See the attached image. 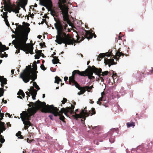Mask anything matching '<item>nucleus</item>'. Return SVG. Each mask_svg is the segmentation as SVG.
<instances>
[{
    "label": "nucleus",
    "mask_w": 153,
    "mask_h": 153,
    "mask_svg": "<svg viewBox=\"0 0 153 153\" xmlns=\"http://www.w3.org/2000/svg\"><path fill=\"white\" fill-rule=\"evenodd\" d=\"M94 108H92V111H89L88 112L86 110L85 108L84 110H83L79 114H75L73 116L74 118L75 119H77L78 118H82L81 120L82 121H83L85 119V118L87 116L90 115L92 116V115L95 114V112L94 111Z\"/></svg>",
    "instance_id": "6e6552de"
},
{
    "label": "nucleus",
    "mask_w": 153,
    "mask_h": 153,
    "mask_svg": "<svg viewBox=\"0 0 153 153\" xmlns=\"http://www.w3.org/2000/svg\"><path fill=\"white\" fill-rule=\"evenodd\" d=\"M2 61V60H0V64L1 63Z\"/></svg>",
    "instance_id": "5fc2aeb1"
},
{
    "label": "nucleus",
    "mask_w": 153,
    "mask_h": 153,
    "mask_svg": "<svg viewBox=\"0 0 153 153\" xmlns=\"http://www.w3.org/2000/svg\"><path fill=\"white\" fill-rule=\"evenodd\" d=\"M0 82H1V86L3 87L4 84H7V79L6 78H4L3 76H0Z\"/></svg>",
    "instance_id": "dca6fc26"
},
{
    "label": "nucleus",
    "mask_w": 153,
    "mask_h": 153,
    "mask_svg": "<svg viewBox=\"0 0 153 153\" xmlns=\"http://www.w3.org/2000/svg\"><path fill=\"white\" fill-rule=\"evenodd\" d=\"M21 134V132L20 131H19L18 132L17 134H16V136L18 137V136H19Z\"/></svg>",
    "instance_id": "f704fd0d"
},
{
    "label": "nucleus",
    "mask_w": 153,
    "mask_h": 153,
    "mask_svg": "<svg viewBox=\"0 0 153 153\" xmlns=\"http://www.w3.org/2000/svg\"><path fill=\"white\" fill-rule=\"evenodd\" d=\"M151 71L152 74H153V68H152V69L151 70Z\"/></svg>",
    "instance_id": "a18cd8bd"
},
{
    "label": "nucleus",
    "mask_w": 153,
    "mask_h": 153,
    "mask_svg": "<svg viewBox=\"0 0 153 153\" xmlns=\"http://www.w3.org/2000/svg\"><path fill=\"white\" fill-rule=\"evenodd\" d=\"M17 95H19L18 97L21 99H22V97H25V94L23 91L22 90H20L17 93Z\"/></svg>",
    "instance_id": "aec40b11"
},
{
    "label": "nucleus",
    "mask_w": 153,
    "mask_h": 153,
    "mask_svg": "<svg viewBox=\"0 0 153 153\" xmlns=\"http://www.w3.org/2000/svg\"><path fill=\"white\" fill-rule=\"evenodd\" d=\"M7 115L9 117H10V114H9L8 113H6L5 114V116H6Z\"/></svg>",
    "instance_id": "79ce46f5"
},
{
    "label": "nucleus",
    "mask_w": 153,
    "mask_h": 153,
    "mask_svg": "<svg viewBox=\"0 0 153 153\" xmlns=\"http://www.w3.org/2000/svg\"><path fill=\"white\" fill-rule=\"evenodd\" d=\"M93 88V86H91L90 87L89 86H86V88L88 91V92H91V89Z\"/></svg>",
    "instance_id": "c756f323"
},
{
    "label": "nucleus",
    "mask_w": 153,
    "mask_h": 153,
    "mask_svg": "<svg viewBox=\"0 0 153 153\" xmlns=\"http://www.w3.org/2000/svg\"><path fill=\"white\" fill-rule=\"evenodd\" d=\"M20 9V8L19 7L15 6L14 7L12 6L9 5L7 4L4 5V10L7 11L10 13L13 12L15 13H19Z\"/></svg>",
    "instance_id": "9d476101"
},
{
    "label": "nucleus",
    "mask_w": 153,
    "mask_h": 153,
    "mask_svg": "<svg viewBox=\"0 0 153 153\" xmlns=\"http://www.w3.org/2000/svg\"><path fill=\"white\" fill-rule=\"evenodd\" d=\"M23 153H24V151H23Z\"/></svg>",
    "instance_id": "338daca9"
},
{
    "label": "nucleus",
    "mask_w": 153,
    "mask_h": 153,
    "mask_svg": "<svg viewBox=\"0 0 153 153\" xmlns=\"http://www.w3.org/2000/svg\"><path fill=\"white\" fill-rule=\"evenodd\" d=\"M68 78L67 77L65 76L64 77V80L65 82H66L67 81V80H68Z\"/></svg>",
    "instance_id": "4c0bfd02"
},
{
    "label": "nucleus",
    "mask_w": 153,
    "mask_h": 153,
    "mask_svg": "<svg viewBox=\"0 0 153 153\" xmlns=\"http://www.w3.org/2000/svg\"><path fill=\"white\" fill-rule=\"evenodd\" d=\"M3 94L4 91L3 90V88H0V97L3 95Z\"/></svg>",
    "instance_id": "2f4dec72"
},
{
    "label": "nucleus",
    "mask_w": 153,
    "mask_h": 153,
    "mask_svg": "<svg viewBox=\"0 0 153 153\" xmlns=\"http://www.w3.org/2000/svg\"><path fill=\"white\" fill-rule=\"evenodd\" d=\"M41 68L42 69V70H45L46 69L45 68L44 65H41Z\"/></svg>",
    "instance_id": "c9c22d12"
},
{
    "label": "nucleus",
    "mask_w": 153,
    "mask_h": 153,
    "mask_svg": "<svg viewBox=\"0 0 153 153\" xmlns=\"http://www.w3.org/2000/svg\"><path fill=\"white\" fill-rule=\"evenodd\" d=\"M109 140L111 143H113L114 142V137L111 135L110 138L109 139Z\"/></svg>",
    "instance_id": "cd10ccee"
},
{
    "label": "nucleus",
    "mask_w": 153,
    "mask_h": 153,
    "mask_svg": "<svg viewBox=\"0 0 153 153\" xmlns=\"http://www.w3.org/2000/svg\"><path fill=\"white\" fill-rule=\"evenodd\" d=\"M28 91L26 92L28 97H30L31 95L32 97L33 100L35 99V97L37 94V91L35 90L33 87H31L30 90L28 89Z\"/></svg>",
    "instance_id": "9b49d317"
},
{
    "label": "nucleus",
    "mask_w": 153,
    "mask_h": 153,
    "mask_svg": "<svg viewBox=\"0 0 153 153\" xmlns=\"http://www.w3.org/2000/svg\"><path fill=\"white\" fill-rule=\"evenodd\" d=\"M8 48H7L4 45H2L0 42V52L4 51L6 50H8Z\"/></svg>",
    "instance_id": "a211bd4d"
},
{
    "label": "nucleus",
    "mask_w": 153,
    "mask_h": 153,
    "mask_svg": "<svg viewBox=\"0 0 153 153\" xmlns=\"http://www.w3.org/2000/svg\"><path fill=\"white\" fill-rule=\"evenodd\" d=\"M61 81V79H60L59 77L57 76L55 77V83H57V84H58L59 82Z\"/></svg>",
    "instance_id": "5701e85b"
},
{
    "label": "nucleus",
    "mask_w": 153,
    "mask_h": 153,
    "mask_svg": "<svg viewBox=\"0 0 153 153\" xmlns=\"http://www.w3.org/2000/svg\"><path fill=\"white\" fill-rule=\"evenodd\" d=\"M17 16H18V14H17Z\"/></svg>",
    "instance_id": "774afa93"
},
{
    "label": "nucleus",
    "mask_w": 153,
    "mask_h": 153,
    "mask_svg": "<svg viewBox=\"0 0 153 153\" xmlns=\"http://www.w3.org/2000/svg\"><path fill=\"white\" fill-rule=\"evenodd\" d=\"M11 43H9V46H10V45H11Z\"/></svg>",
    "instance_id": "bf43d9fd"
},
{
    "label": "nucleus",
    "mask_w": 153,
    "mask_h": 153,
    "mask_svg": "<svg viewBox=\"0 0 153 153\" xmlns=\"http://www.w3.org/2000/svg\"><path fill=\"white\" fill-rule=\"evenodd\" d=\"M4 113H0V117H1L2 118L4 117Z\"/></svg>",
    "instance_id": "e433bc0d"
},
{
    "label": "nucleus",
    "mask_w": 153,
    "mask_h": 153,
    "mask_svg": "<svg viewBox=\"0 0 153 153\" xmlns=\"http://www.w3.org/2000/svg\"><path fill=\"white\" fill-rule=\"evenodd\" d=\"M52 62L53 64H56L58 63L59 62V59L56 58H54L52 60Z\"/></svg>",
    "instance_id": "b1692460"
},
{
    "label": "nucleus",
    "mask_w": 153,
    "mask_h": 153,
    "mask_svg": "<svg viewBox=\"0 0 153 153\" xmlns=\"http://www.w3.org/2000/svg\"><path fill=\"white\" fill-rule=\"evenodd\" d=\"M33 67L35 71L37 69V66L36 62H34L33 63Z\"/></svg>",
    "instance_id": "bb28decb"
},
{
    "label": "nucleus",
    "mask_w": 153,
    "mask_h": 153,
    "mask_svg": "<svg viewBox=\"0 0 153 153\" xmlns=\"http://www.w3.org/2000/svg\"><path fill=\"white\" fill-rule=\"evenodd\" d=\"M78 109L76 110H75L76 112L78 111Z\"/></svg>",
    "instance_id": "13d9d810"
},
{
    "label": "nucleus",
    "mask_w": 153,
    "mask_h": 153,
    "mask_svg": "<svg viewBox=\"0 0 153 153\" xmlns=\"http://www.w3.org/2000/svg\"><path fill=\"white\" fill-rule=\"evenodd\" d=\"M84 40V39H83H83H82V40Z\"/></svg>",
    "instance_id": "69168bd1"
},
{
    "label": "nucleus",
    "mask_w": 153,
    "mask_h": 153,
    "mask_svg": "<svg viewBox=\"0 0 153 153\" xmlns=\"http://www.w3.org/2000/svg\"><path fill=\"white\" fill-rule=\"evenodd\" d=\"M13 33H15V32H14V31H13Z\"/></svg>",
    "instance_id": "680f3d73"
},
{
    "label": "nucleus",
    "mask_w": 153,
    "mask_h": 153,
    "mask_svg": "<svg viewBox=\"0 0 153 153\" xmlns=\"http://www.w3.org/2000/svg\"><path fill=\"white\" fill-rule=\"evenodd\" d=\"M59 88V87H57L56 88V89H58Z\"/></svg>",
    "instance_id": "6e6d98bb"
},
{
    "label": "nucleus",
    "mask_w": 153,
    "mask_h": 153,
    "mask_svg": "<svg viewBox=\"0 0 153 153\" xmlns=\"http://www.w3.org/2000/svg\"><path fill=\"white\" fill-rule=\"evenodd\" d=\"M128 127H130L132 126L134 127V123L132 122L131 123H128L126 124Z\"/></svg>",
    "instance_id": "a878e982"
},
{
    "label": "nucleus",
    "mask_w": 153,
    "mask_h": 153,
    "mask_svg": "<svg viewBox=\"0 0 153 153\" xmlns=\"http://www.w3.org/2000/svg\"><path fill=\"white\" fill-rule=\"evenodd\" d=\"M105 94L104 92H103L101 93V97H103V95Z\"/></svg>",
    "instance_id": "37998d69"
},
{
    "label": "nucleus",
    "mask_w": 153,
    "mask_h": 153,
    "mask_svg": "<svg viewBox=\"0 0 153 153\" xmlns=\"http://www.w3.org/2000/svg\"><path fill=\"white\" fill-rule=\"evenodd\" d=\"M40 61L39 60H38L37 61V63H39Z\"/></svg>",
    "instance_id": "3c124183"
},
{
    "label": "nucleus",
    "mask_w": 153,
    "mask_h": 153,
    "mask_svg": "<svg viewBox=\"0 0 153 153\" xmlns=\"http://www.w3.org/2000/svg\"><path fill=\"white\" fill-rule=\"evenodd\" d=\"M67 100L66 98H63V100L62 101V103L63 104H64L67 101Z\"/></svg>",
    "instance_id": "72a5a7b5"
},
{
    "label": "nucleus",
    "mask_w": 153,
    "mask_h": 153,
    "mask_svg": "<svg viewBox=\"0 0 153 153\" xmlns=\"http://www.w3.org/2000/svg\"><path fill=\"white\" fill-rule=\"evenodd\" d=\"M45 97V94H43L42 95V97L43 98H44Z\"/></svg>",
    "instance_id": "49530a36"
},
{
    "label": "nucleus",
    "mask_w": 153,
    "mask_h": 153,
    "mask_svg": "<svg viewBox=\"0 0 153 153\" xmlns=\"http://www.w3.org/2000/svg\"><path fill=\"white\" fill-rule=\"evenodd\" d=\"M121 38V37L120 36H119V39H120Z\"/></svg>",
    "instance_id": "4d7b16f0"
},
{
    "label": "nucleus",
    "mask_w": 153,
    "mask_h": 153,
    "mask_svg": "<svg viewBox=\"0 0 153 153\" xmlns=\"http://www.w3.org/2000/svg\"><path fill=\"white\" fill-rule=\"evenodd\" d=\"M37 6V5L36 4L35 5V7H36Z\"/></svg>",
    "instance_id": "e2e57ef3"
},
{
    "label": "nucleus",
    "mask_w": 153,
    "mask_h": 153,
    "mask_svg": "<svg viewBox=\"0 0 153 153\" xmlns=\"http://www.w3.org/2000/svg\"><path fill=\"white\" fill-rule=\"evenodd\" d=\"M12 38H14V37H15V36H14V35H12Z\"/></svg>",
    "instance_id": "8fccbe9b"
},
{
    "label": "nucleus",
    "mask_w": 153,
    "mask_h": 153,
    "mask_svg": "<svg viewBox=\"0 0 153 153\" xmlns=\"http://www.w3.org/2000/svg\"><path fill=\"white\" fill-rule=\"evenodd\" d=\"M54 24L55 28L57 30V35L56 36L55 42L59 44L63 43L65 45L73 44L74 40L72 39L68 33L70 31L68 29H67L68 25L66 24L63 26L59 20H56Z\"/></svg>",
    "instance_id": "f03ea898"
},
{
    "label": "nucleus",
    "mask_w": 153,
    "mask_h": 153,
    "mask_svg": "<svg viewBox=\"0 0 153 153\" xmlns=\"http://www.w3.org/2000/svg\"><path fill=\"white\" fill-rule=\"evenodd\" d=\"M86 32V38L88 39H91L93 36V34L88 31H85Z\"/></svg>",
    "instance_id": "f3484780"
},
{
    "label": "nucleus",
    "mask_w": 153,
    "mask_h": 153,
    "mask_svg": "<svg viewBox=\"0 0 153 153\" xmlns=\"http://www.w3.org/2000/svg\"><path fill=\"white\" fill-rule=\"evenodd\" d=\"M14 70H11V72L13 74L14 73Z\"/></svg>",
    "instance_id": "c03bdc74"
},
{
    "label": "nucleus",
    "mask_w": 153,
    "mask_h": 153,
    "mask_svg": "<svg viewBox=\"0 0 153 153\" xmlns=\"http://www.w3.org/2000/svg\"><path fill=\"white\" fill-rule=\"evenodd\" d=\"M72 109H74V107H73V108L72 107Z\"/></svg>",
    "instance_id": "0e129e2a"
},
{
    "label": "nucleus",
    "mask_w": 153,
    "mask_h": 153,
    "mask_svg": "<svg viewBox=\"0 0 153 153\" xmlns=\"http://www.w3.org/2000/svg\"><path fill=\"white\" fill-rule=\"evenodd\" d=\"M111 53H100L98 56L97 59V60L100 61L101 59L103 58L105 56H109L111 55Z\"/></svg>",
    "instance_id": "f8f14e48"
},
{
    "label": "nucleus",
    "mask_w": 153,
    "mask_h": 153,
    "mask_svg": "<svg viewBox=\"0 0 153 153\" xmlns=\"http://www.w3.org/2000/svg\"><path fill=\"white\" fill-rule=\"evenodd\" d=\"M38 55H36L35 56V59H38L39 58V56H41V54L44 55L41 53V51H39L37 53Z\"/></svg>",
    "instance_id": "4be33fe9"
},
{
    "label": "nucleus",
    "mask_w": 153,
    "mask_h": 153,
    "mask_svg": "<svg viewBox=\"0 0 153 153\" xmlns=\"http://www.w3.org/2000/svg\"><path fill=\"white\" fill-rule=\"evenodd\" d=\"M33 85L35 88L37 89L38 90L40 89V88L39 86L37 84L36 82H33Z\"/></svg>",
    "instance_id": "393cba45"
},
{
    "label": "nucleus",
    "mask_w": 153,
    "mask_h": 153,
    "mask_svg": "<svg viewBox=\"0 0 153 153\" xmlns=\"http://www.w3.org/2000/svg\"><path fill=\"white\" fill-rule=\"evenodd\" d=\"M90 68L89 69H87L85 71L81 72L79 70H75L72 72V76L70 77L69 78V84L72 85H74L77 88H79V85L75 82L74 79V76L76 74H78L81 76H85L88 75L89 79H92L94 78V77L92 76L93 74V71L91 69V67L90 66H88V68Z\"/></svg>",
    "instance_id": "39448f33"
},
{
    "label": "nucleus",
    "mask_w": 153,
    "mask_h": 153,
    "mask_svg": "<svg viewBox=\"0 0 153 153\" xmlns=\"http://www.w3.org/2000/svg\"><path fill=\"white\" fill-rule=\"evenodd\" d=\"M79 88H78L80 90L79 92H78L77 93L78 94L80 95L83 94L84 92L85 91V90L84 89H82L79 86Z\"/></svg>",
    "instance_id": "412c9836"
},
{
    "label": "nucleus",
    "mask_w": 153,
    "mask_h": 153,
    "mask_svg": "<svg viewBox=\"0 0 153 153\" xmlns=\"http://www.w3.org/2000/svg\"><path fill=\"white\" fill-rule=\"evenodd\" d=\"M62 113H60V115H58L57 116H59V119L62 120V121H63L65 119L64 117L62 115Z\"/></svg>",
    "instance_id": "c85d7f7f"
},
{
    "label": "nucleus",
    "mask_w": 153,
    "mask_h": 153,
    "mask_svg": "<svg viewBox=\"0 0 153 153\" xmlns=\"http://www.w3.org/2000/svg\"><path fill=\"white\" fill-rule=\"evenodd\" d=\"M41 37H42V36H40V35H39V36H38V37L39 39H40V38H41Z\"/></svg>",
    "instance_id": "09e8293b"
},
{
    "label": "nucleus",
    "mask_w": 153,
    "mask_h": 153,
    "mask_svg": "<svg viewBox=\"0 0 153 153\" xmlns=\"http://www.w3.org/2000/svg\"><path fill=\"white\" fill-rule=\"evenodd\" d=\"M20 1V6L25 10V6L27 5V1L25 0H19Z\"/></svg>",
    "instance_id": "2eb2a0df"
},
{
    "label": "nucleus",
    "mask_w": 153,
    "mask_h": 153,
    "mask_svg": "<svg viewBox=\"0 0 153 153\" xmlns=\"http://www.w3.org/2000/svg\"><path fill=\"white\" fill-rule=\"evenodd\" d=\"M25 27L22 28L21 25L19 26V29H21L20 33L17 38H15V40L12 42V43L16 49V53H18L20 52V49L24 51H26L31 54L33 53V47L32 45L30 44H26L27 39L28 33L30 32V29L28 27L30 24L28 23H25Z\"/></svg>",
    "instance_id": "f257e3e1"
},
{
    "label": "nucleus",
    "mask_w": 153,
    "mask_h": 153,
    "mask_svg": "<svg viewBox=\"0 0 153 153\" xmlns=\"http://www.w3.org/2000/svg\"><path fill=\"white\" fill-rule=\"evenodd\" d=\"M89 62H90V61H88V62H87V65H88V64H89Z\"/></svg>",
    "instance_id": "864d4df0"
},
{
    "label": "nucleus",
    "mask_w": 153,
    "mask_h": 153,
    "mask_svg": "<svg viewBox=\"0 0 153 153\" xmlns=\"http://www.w3.org/2000/svg\"><path fill=\"white\" fill-rule=\"evenodd\" d=\"M40 4L48 9V11H50L51 14L53 16L55 15V11L51 9L52 7L51 1V0H40Z\"/></svg>",
    "instance_id": "1a4fd4ad"
},
{
    "label": "nucleus",
    "mask_w": 153,
    "mask_h": 153,
    "mask_svg": "<svg viewBox=\"0 0 153 153\" xmlns=\"http://www.w3.org/2000/svg\"><path fill=\"white\" fill-rule=\"evenodd\" d=\"M37 71H36L33 72L31 69V67L28 68L27 66H26L25 69L23 71V72L20 74V77L22 78L25 83L28 82L30 79H31L32 81H33L37 78V74H36Z\"/></svg>",
    "instance_id": "423d86ee"
},
{
    "label": "nucleus",
    "mask_w": 153,
    "mask_h": 153,
    "mask_svg": "<svg viewBox=\"0 0 153 153\" xmlns=\"http://www.w3.org/2000/svg\"><path fill=\"white\" fill-rule=\"evenodd\" d=\"M61 3L59 4V7L61 10L64 20L69 24L70 21L68 15V8L66 4L69 3L70 0H60Z\"/></svg>",
    "instance_id": "0eeeda50"
},
{
    "label": "nucleus",
    "mask_w": 153,
    "mask_h": 153,
    "mask_svg": "<svg viewBox=\"0 0 153 153\" xmlns=\"http://www.w3.org/2000/svg\"><path fill=\"white\" fill-rule=\"evenodd\" d=\"M104 62L105 64H108V66L109 67H110V65H111L116 64L114 61V59L113 58L112 59H109L105 58L104 59Z\"/></svg>",
    "instance_id": "ddd939ff"
},
{
    "label": "nucleus",
    "mask_w": 153,
    "mask_h": 153,
    "mask_svg": "<svg viewBox=\"0 0 153 153\" xmlns=\"http://www.w3.org/2000/svg\"><path fill=\"white\" fill-rule=\"evenodd\" d=\"M7 54H6L5 55V57H7Z\"/></svg>",
    "instance_id": "603ef678"
},
{
    "label": "nucleus",
    "mask_w": 153,
    "mask_h": 153,
    "mask_svg": "<svg viewBox=\"0 0 153 153\" xmlns=\"http://www.w3.org/2000/svg\"><path fill=\"white\" fill-rule=\"evenodd\" d=\"M42 10H44V8L43 7L42 8Z\"/></svg>",
    "instance_id": "052dcab7"
},
{
    "label": "nucleus",
    "mask_w": 153,
    "mask_h": 153,
    "mask_svg": "<svg viewBox=\"0 0 153 153\" xmlns=\"http://www.w3.org/2000/svg\"><path fill=\"white\" fill-rule=\"evenodd\" d=\"M103 98V97H101L98 99V101L97 102V104L100 105V103L99 102L102 101Z\"/></svg>",
    "instance_id": "7c9ffc66"
},
{
    "label": "nucleus",
    "mask_w": 153,
    "mask_h": 153,
    "mask_svg": "<svg viewBox=\"0 0 153 153\" xmlns=\"http://www.w3.org/2000/svg\"><path fill=\"white\" fill-rule=\"evenodd\" d=\"M77 41H79V38L78 37L77 38Z\"/></svg>",
    "instance_id": "de8ad7c7"
},
{
    "label": "nucleus",
    "mask_w": 153,
    "mask_h": 153,
    "mask_svg": "<svg viewBox=\"0 0 153 153\" xmlns=\"http://www.w3.org/2000/svg\"><path fill=\"white\" fill-rule=\"evenodd\" d=\"M7 126L10 127L11 126V125L9 123H7Z\"/></svg>",
    "instance_id": "ea45409f"
},
{
    "label": "nucleus",
    "mask_w": 153,
    "mask_h": 153,
    "mask_svg": "<svg viewBox=\"0 0 153 153\" xmlns=\"http://www.w3.org/2000/svg\"><path fill=\"white\" fill-rule=\"evenodd\" d=\"M42 109L43 112L51 113L55 116L60 115V113H64L68 117L67 113H71L72 112V108L69 107H67L66 108H62L61 110L59 111L58 109L56 107H54L53 105H46V104L42 107Z\"/></svg>",
    "instance_id": "20e7f679"
},
{
    "label": "nucleus",
    "mask_w": 153,
    "mask_h": 153,
    "mask_svg": "<svg viewBox=\"0 0 153 153\" xmlns=\"http://www.w3.org/2000/svg\"><path fill=\"white\" fill-rule=\"evenodd\" d=\"M7 12H6L4 13H3V14L4 16V18L5 20L7 19Z\"/></svg>",
    "instance_id": "473e14b6"
},
{
    "label": "nucleus",
    "mask_w": 153,
    "mask_h": 153,
    "mask_svg": "<svg viewBox=\"0 0 153 153\" xmlns=\"http://www.w3.org/2000/svg\"><path fill=\"white\" fill-rule=\"evenodd\" d=\"M45 104V102H41L38 100L35 103L30 102V103L28 104L29 107L32 106V107L29 108L27 111H23L20 114L21 118L25 126V129H27L28 126L31 125L29 121L30 117L34 115L37 110L40 108L42 109V107H43Z\"/></svg>",
    "instance_id": "7ed1b4c3"
},
{
    "label": "nucleus",
    "mask_w": 153,
    "mask_h": 153,
    "mask_svg": "<svg viewBox=\"0 0 153 153\" xmlns=\"http://www.w3.org/2000/svg\"><path fill=\"white\" fill-rule=\"evenodd\" d=\"M123 54L121 53V52H117L116 53V56H113V58H114V59H116V60H117V59H118L117 58V57L118 56V57H119L120 56H121L122 55H123Z\"/></svg>",
    "instance_id": "6ab92c4d"
},
{
    "label": "nucleus",
    "mask_w": 153,
    "mask_h": 153,
    "mask_svg": "<svg viewBox=\"0 0 153 153\" xmlns=\"http://www.w3.org/2000/svg\"><path fill=\"white\" fill-rule=\"evenodd\" d=\"M2 102H4L5 104H6V103H7V100H4V99H2Z\"/></svg>",
    "instance_id": "a19ab883"
},
{
    "label": "nucleus",
    "mask_w": 153,
    "mask_h": 153,
    "mask_svg": "<svg viewBox=\"0 0 153 153\" xmlns=\"http://www.w3.org/2000/svg\"><path fill=\"white\" fill-rule=\"evenodd\" d=\"M49 117L50 119L51 120H53V115H49Z\"/></svg>",
    "instance_id": "58836bf2"
},
{
    "label": "nucleus",
    "mask_w": 153,
    "mask_h": 153,
    "mask_svg": "<svg viewBox=\"0 0 153 153\" xmlns=\"http://www.w3.org/2000/svg\"><path fill=\"white\" fill-rule=\"evenodd\" d=\"M95 71L97 73L98 75L100 77V76H101V75L100 74V73H102V74H101L102 76H104L106 75L108 72V71H106L104 72H102V70L101 69H96Z\"/></svg>",
    "instance_id": "4468645a"
}]
</instances>
